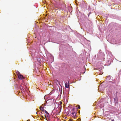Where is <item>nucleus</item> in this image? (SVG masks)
Segmentation results:
<instances>
[{
    "label": "nucleus",
    "mask_w": 121,
    "mask_h": 121,
    "mask_svg": "<svg viewBox=\"0 0 121 121\" xmlns=\"http://www.w3.org/2000/svg\"><path fill=\"white\" fill-rule=\"evenodd\" d=\"M20 88L21 90H24V89L23 86L22 85H21Z\"/></svg>",
    "instance_id": "7"
},
{
    "label": "nucleus",
    "mask_w": 121,
    "mask_h": 121,
    "mask_svg": "<svg viewBox=\"0 0 121 121\" xmlns=\"http://www.w3.org/2000/svg\"><path fill=\"white\" fill-rule=\"evenodd\" d=\"M45 96L44 97V99H45Z\"/></svg>",
    "instance_id": "11"
},
{
    "label": "nucleus",
    "mask_w": 121,
    "mask_h": 121,
    "mask_svg": "<svg viewBox=\"0 0 121 121\" xmlns=\"http://www.w3.org/2000/svg\"><path fill=\"white\" fill-rule=\"evenodd\" d=\"M76 113L75 112H73L72 113V116L73 117H75L76 115Z\"/></svg>",
    "instance_id": "3"
},
{
    "label": "nucleus",
    "mask_w": 121,
    "mask_h": 121,
    "mask_svg": "<svg viewBox=\"0 0 121 121\" xmlns=\"http://www.w3.org/2000/svg\"><path fill=\"white\" fill-rule=\"evenodd\" d=\"M65 9H66V7H65Z\"/></svg>",
    "instance_id": "12"
},
{
    "label": "nucleus",
    "mask_w": 121,
    "mask_h": 121,
    "mask_svg": "<svg viewBox=\"0 0 121 121\" xmlns=\"http://www.w3.org/2000/svg\"><path fill=\"white\" fill-rule=\"evenodd\" d=\"M68 9L69 10V12H71V10L72 9V8L70 7H68Z\"/></svg>",
    "instance_id": "5"
},
{
    "label": "nucleus",
    "mask_w": 121,
    "mask_h": 121,
    "mask_svg": "<svg viewBox=\"0 0 121 121\" xmlns=\"http://www.w3.org/2000/svg\"><path fill=\"white\" fill-rule=\"evenodd\" d=\"M112 121H114V119H113L112 120Z\"/></svg>",
    "instance_id": "10"
},
{
    "label": "nucleus",
    "mask_w": 121,
    "mask_h": 121,
    "mask_svg": "<svg viewBox=\"0 0 121 121\" xmlns=\"http://www.w3.org/2000/svg\"><path fill=\"white\" fill-rule=\"evenodd\" d=\"M80 108V107L79 105H78V107H77V108L78 109H79Z\"/></svg>",
    "instance_id": "9"
},
{
    "label": "nucleus",
    "mask_w": 121,
    "mask_h": 121,
    "mask_svg": "<svg viewBox=\"0 0 121 121\" xmlns=\"http://www.w3.org/2000/svg\"><path fill=\"white\" fill-rule=\"evenodd\" d=\"M18 78L19 79L22 80L23 78V77L22 75L20 74L19 75H18Z\"/></svg>",
    "instance_id": "1"
},
{
    "label": "nucleus",
    "mask_w": 121,
    "mask_h": 121,
    "mask_svg": "<svg viewBox=\"0 0 121 121\" xmlns=\"http://www.w3.org/2000/svg\"><path fill=\"white\" fill-rule=\"evenodd\" d=\"M40 110H41L42 111L44 112V110H44L43 107H40Z\"/></svg>",
    "instance_id": "4"
},
{
    "label": "nucleus",
    "mask_w": 121,
    "mask_h": 121,
    "mask_svg": "<svg viewBox=\"0 0 121 121\" xmlns=\"http://www.w3.org/2000/svg\"><path fill=\"white\" fill-rule=\"evenodd\" d=\"M69 83L68 82L67 83H65V86L66 88H68L69 87Z\"/></svg>",
    "instance_id": "2"
},
{
    "label": "nucleus",
    "mask_w": 121,
    "mask_h": 121,
    "mask_svg": "<svg viewBox=\"0 0 121 121\" xmlns=\"http://www.w3.org/2000/svg\"><path fill=\"white\" fill-rule=\"evenodd\" d=\"M44 112H45V113L47 114H48V115H49V113L46 110H44Z\"/></svg>",
    "instance_id": "8"
},
{
    "label": "nucleus",
    "mask_w": 121,
    "mask_h": 121,
    "mask_svg": "<svg viewBox=\"0 0 121 121\" xmlns=\"http://www.w3.org/2000/svg\"><path fill=\"white\" fill-rule=\"evenodd\" d=\"M16 73L17 75L18 76V75H19L20 74V73L17 71H16Z\"/></svg>",
    "instance_id": "6"
}]
</instances>
